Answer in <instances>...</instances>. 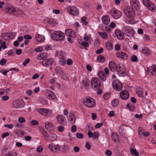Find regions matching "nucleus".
Instances as JSON below:
<instances>
[{"instance_id":"nucleus-1","label":"nucleus","mask_w":156,"mask_h":156,"mask_svg":"<svg viewBox=\"0 0 156 156\" xmlns=\"http://www.w3.org/2000/svg\"><path fill=\"white\" fill-rule=\"evenodd\" d=\"M64 34L61 31H55L51 34V37L52 39L56 41H62L65 39Z\"/></svg>"},{"instance_id":"nucleus-2","label":"nucleus","mask_w":156,"mask_h":156,"mask_svg":"<svg viewBox=\"0 0 156 156\" xmlns=\"http://www.w3.org/2000/svg\"><path fill=\"white\" fill-rule=\"evenodd\" d=\"M101 83L97 77H93L91 80V85L94 90H97L101 86Z\"/></svg>"},{"instance_id":"nucleus-3","label":"nucleus","mask_w":156,"mask_h":156,"mask_svg":"<svg viewBox=\"0 0 156 156\" xmlns=\"http://www.w3.org/2000/svg\"><path fill=\"white\" fill-rule=\"evenodd\" d=\"M84 105L89 108H92L95 104V101L94 99L90 97H86L83 100Z\"/></svg>"},{"instance_id":"nucleus-4","label":"nucleus","mask_w":156,"mask_h":156,"mask_svg":"<svg viewBox=\"0 0 156 156\" xmlns=\"http://www.w3.org/2000/svg\"><path fill=\"white\" fill-rule=\"evenodd\" d=\"M124 12L128 18H133L135 14L134 11L132 8L130 7H125L124 9Z\"/></svg>"},{"instance_id":"nucleus-5","label":"nucleus","mask_w":156,"mask_h":156,"mask_svg":"<svg viewBox=\"0 0 156 156\" xmlns=\"http://www.w3.org/2000/svg\"><path fill=\"white\" fill-rule=\"evenodd\" d=\"M116 70L119 76H123L125 75V68L122 63H119L117 66Z\"/></svg>"},{"instance_id":"nucleus-6","label":"nucleus","mask_w":156,"mask_h":156,"mask_svg":"<svg viewBox=\"0 0 156 156\" xmlns=\"http://www.w3.org/2000/svg\"><path fill=\"white\" fill-rule=\"evenodd\" d=\"M123 30L126 35L129 37H133L134 34L135 32L132 27L126 26L124 27Z\"/></svg>"},{"instance_id":"nucleus-7","label":"nucleus","mask_w":156,"mask_h":156,"mask_svg":"<svg viewBox=\"0 0 156 156\" xmlns=\"http://www.w3.org/2000/svg\"><path fill=\"white\" fill-rule=\"evenodd\" d=\"M113 88L117 91L122 90L123 86L121 83L118 80H114L112 83Z\"/></svg>"},{"instance_id":"nucleus-8","label":"nucleus","mask_w":156,"mask_h":156,"mask_svg":"<svg viewBox=\"0 0 156 156\" xmlns=\"http://www.w3.org/2000/svg\"><path fill=\"white\" fill-rule=\"evenodd\" d=\"M67 10L70 14L73 16H77L79 14V10L75 6L68 7Z\"/></svg>"},{"instance_id":"nucleus-9","label":"nucleus","mask_w":156,"mask_h":156,"mask_svg":"<svg viewBox=\"0 0 156 156\" xmlns=\"http://www.w3.org/2000/svg\"><path fill=\"white\" fill-rule=\"evenodd\" d=\"M12 105L14 108L17 109L22 108L24 106L23 101L20 99L14 100L12 102Z\"/></svg>"},{"instance_id":"nucleus-10","label":"nucleus","mask_w":156,"mask_h":156,"mask_svg":"<svg viewBox=\"0 0 156 156\" xmlns=\"http://www.w3.org/2000/svg\"><path fill=\"white\" fill-rule=\"evenodd\" d=\"M38 112L41 115L46 116H49L52 114L51 111L46 108L39 109H38Z\"/></svg>"},{"instance_id":"nucleus-11","label":"nucleus","mask_w":156,"mask_h":156,"mask_svg":"<svg viewBox=\"0 0 156 156\" xmlns=\"http://www.w3.org/2000/svg\"><path fill=\"white\" fill-rule=\"evenodd\" d=\"M49 147L50 151L54 153L57 152L60 149V147L58 145H55L53 143L49 144Z\"/></svg>"},{"instance_id":"nucleus-12","label":"nucleus","mask_w":156,"mask_h":156,"mask_svg":"<svg viewBox=\"0 0 156 156\" xmlns=\"http://www.w3.org/2000/svg\"><path fill=\"white\" fill-rule=\"evenodd\" d=\"M117 57L123 60H126L128 58V55L125 52L120 51L117 52L116 54Z\"/></svg>"},{"instance_id":"nucleus-13","label":"nucleus","mask_w":156,"mask_h":156,"mask_svg":"<svg viewBox=\"0 0 156 156\" xmlns=\"http://www.w3.org/2000/svg\"><path fill=\"white\" fill-rule=\"evenodd\" d=\"M147 72L150 76H156V66H154L148 67L147 69Z\"/></svg>"},{"instance_id":"nucleus-14","label":"nucleus","mask_w":156,"mask_h":156,"mask_svg":"<svg viewBox=\"0 0 156 156\" xmlns=\"http://www.w3.org/2000/svg\"><path fill=\"white\" fill-rule=\"evenodd\" d=\"M112 16L115 19L119 18L122 16L121 12L117 10L113 9L111 11Z\"/></svg>"},{"instance_id":"nucleus-15","label":"nucleus","mask_w":156,"mask_h":156,"mask_svg":"<svg viewBox=\"0 0 156 156\" xmlns=\"http://www.w3.org/2000/svg\"><path fill=\"white\" fill-rule=\"evenodd\" d=\"M54 59L52 58L44 59L41 62L42 65L44 66L51 65L53 64ZM41 63V62H40Z\"/></svg>"},{"instance_id":"nucleus-16","label":"nucleus","mask_w":156,"mask_h":156,"mask_svg":"<svg viewBox=\"0 0 156 156\" xmlns=\"http://www.w3.org/2000/svg\"><path fill=\"white\" fill-rule=\"evenodd\" d=\"M65 34L68 37L72 38H74L76 36L75 32L70 29L66 30L65 31Z\"/></svg>"},{"instance_id":"nucleus-17","label":"nucleus","mask_w":156,"mask_h":156,"mask_svg":"<svg viewBox=\"0 0 156 156\" xmlns=\"http://www.w3.org/2000/svg\"><path fill=\"white\" fill-rule=\"evenodd\" d=\"M46 96L50 100H53L55 98V95L52 91L47 90H46Z\"/></svg>"},{"instance_id":"nucleus-18","label":"nucleus","mask_w":156,"mask_h":156,"mask_svg":"<svg viewBox=\"0 0 156 156\" xmlns=\"http://www.w3.org/2000/svg\"><path fill=\"white\" fill-rule=\"evenodd\" d=\"M120 95L121 98L123 100L127 99L129 96L128 92L126 90H123L120 93Z\"/></svg>"},{"instance_id":"nucleus-19","label":"nucleus","mask_w":156,"mask_h":156,"mask_svg":"<svg viewBox=\"0 0 156 156\" xmlns=\"http://www.w3.org/2000/svg\"><path fill=\"white\" fill-rule=\"evenodd\" d=\"M115 34L119 39L123 40L124 39V35L120 30H116L115 31Z\"/></svg>"},{"instance_id":"nucleus-20","label":"nucleus","mask_w":156,"mask_h":156,"mask_svg":"<svg viewBox=\"0 0 156 156\" xmlns=\"http://www.w3.org/2000/svg\"><path fill=\"white\" fill-rule=\"evenodd\" d=\"M45 127L47 130L49 131H52L54 129L53 124L49 121H47L45 123Z\"/></svg>"},{"instance_id":"nucleus-21","label":"nucleus","mask_w":156,"mask_h":156,"mask_svg":"<svg viewBox=\"0 0 156 156\" xmlns=\"http://www.w3.org/2000/svg\"><path fill=\"white\" fill-rule=\"evenodd\" d=\"M65 117L62 115H58L57 119L58 122L64 125L66 124L65 121Z\"/></svg>"},{"instance_id":"nucleus-22","label":"nucleus","mask_w":156,"mask_h":156,"mask_svg":"<svg viewBox=\"0 0 156 156\" xmlns=\"http://www.w3.org/2000/svg\"><path fill=\"white\" fill-rule=\"evenodd\" d=\"M5 9L6 12L10 14H13L14 13L15 9L11 6L7 5L5 6Z\"/></svg>"},{"instance_id":"nucleus-23","label":"nucleus","mask_w":156,"mask_h":156,"mask_svg":"<svg viewBox=\"0 0 156 156\" xmlns=\"http://www.w3.org/2000/svg\"><path fill=\"white\" fill-rule=\"evenodd\" d=\"M103 23L105 25H108L110 22V17L109 16L106 15L103 16L102 18Z\"/></svg>"},{"instance_id":"nucleus-24","label":"nucleus","mask_w":156,"mask_h":156,"mask_svg":"<svg viewBox=\"0 0 156 156\" xmlns=\"http://www.w3.org/2000/svg\"><path fill=\"white\" fill-rule=\"evenodd\" d=\"M48 57L47 54L45 52L40 53L39 55L37 56V59L39 60H41L43 59H44L47 58Z\"/></svg>"},{"instance_id":"nucleus-25","label":"nucleus","mask_w":156,"mask_h":156,"mask_svg":"<svg viewBox=\"0 0 156 156\" xmlns=\"http://www.w3.org/2000/svg\"><path fill=\"white\" fill-rule=\"evenodd\" d=\"M144 93L143 89L140 87H139L136 89V93L138 94L139 97H142Z\"/></svg>"},{"instance_id":"nucleus-26","label":"nucleus","mask_w":156,"mask_h":156,"mask_svg":"<svg viewBox=\"0 0 156 156\" xmlns=\"http://www.w3.org/2000/svg\"><path fill=\"white\" fill-rule=\"evenodd\" d=\"M109 66L111 70L113 71L116 70L117 66L115 63L113 61L110 62L109 64Z\"/></svg>"},{"instance_id":"nucleus-27","label":"nucleus","mask_w":156,"mask_h":156,"mask_svg":"<svg viewBox=\"0 0 156 156\" xmlns=\"http://www.w3.org/2000/svg\"><path fill=\"white\" fill-rule=\"evenodd\" d=\"M35 38L37 41L40 42H43L45 39L44 36H41L39 34H36L35 35Z\"/></svg>"},{"instance_id":"nucleus-28","label":"nucleus","mask_w":156,"mask_h":156,"mask_svg":"<svg viewBox=\"0 0 156 156\" xmlns=\"http://www.w3.org/2000/svg\"><path fill=\"white\" fill-rule=\"evenodd\" d=\"M98 77L102 81H105L106 80V77L105 75L104 71H100L98 73Z\"/></svg>"},{"instance_id":"nucleus-29","label":"nucleus","mask_w":156,"mask_h":156,"mask_svg":"<svg viewBox=\"0 0 156 156\" xmlns=\"http://www.w3.org/2000/svg\"><path fill=\"white\" fill-rule=\"evenodd\" d=\"M40 130L44 136V139L48 141V137L46 131L44 129L41 128L40 129Z\"/></svg>"},{"instance_id":"nucleus-30","label":"nucleus","mask_w":156,"mask_h":156,"mask_svg":"<svg viewBox=\"0 0 156 156\" xmlns=\"http://www.w3.org/2000/svg\"><path fill=\"white\" fill-rule=\"evenodd\" d=\"M130 153L132 155L134 156H139V153L135 149H134L132 147H130L129 148Z\"/></svg>"},{"instance_id":"nucleus-31","label":"nucleus","mask_w":156,"mask_h":156,"mask_svg":"<svg viewBox=\"0 0 156 156\" xmlns=\"http://www.w3.org/2000/svg\"><path fill=\"white\" fill-rule=\"evenodd\" d=\"M130 4L133 7L136 8L139 5V2L137 0H131Z\"/></svg>"},{"instance_id":"nucleus-32","label":"nucleus","mask_w":156,"mask_h":156,"mask_svg":"<svg viewBox=\"0 0 156 156\" xmlns=\"http://www.w3.org/2000/svg\"><path fill=\"white\" fill-rule=\"evenodd\" d=\"M9 35V33H4L2 34V37L3 39L5 40H9L10 39Z\"/></svg>"},{"instance_id":"nucleus-33","label":"nucleus","mask_w":156,"mask_h":156,"mask_svg":"<svg viewBox=\"0 0 156 156\" xmlns=\"http://www.w3.org/2000/svg\"><path fill=\"white\" fill-rule=\"evenodd\" d=\"M55 70L57 73L60 75H61L64 74V71L62 68L59 67H56L55 69Z\"/></svg>"},{"instance_id":"nucleus-34","label":"nucleus","mask_w":156,"mask_h":156,"mask_svg":"<svg viewBox=\"0 0 156 156\" xmlns=\"http://www.w3.org/2000/svg\"><path fill=\"white\" fill-rule=\"evenodd\" d=\"M97 60L99 62H104L105 60V58L102 55H100L98 56Z\"/></svg>"},{"instance_id":"nucleus-35","label":"nucleus","mask_w":156,"mask_h":156,"mask_svg":"<svg viewBox=\"0 0 156 156\" xmlns=\"http://www.w3.org/2000/svg\"><path fill=\"white\" fill-rule=\"evenodd\" d=\"M106 46L108 49L112 50L113 48L112 44L110 42H107L106 43Z\"/></svg>"},{"instance_id":"nucleus-36","label":"nucleus","mask_w":156,"mask_h":156,"mask_svg":"<svg viewBox=\"0 0 156 156\" xmlns=\"http://www.w3.org/2000/svg\"><path fill=\"white\" fill-rule=\"evenodd\" d=\"M62 151L63 152H66L69 151L70 149L69 146L67 145H64L62 148Z\"/></svg>"},{"instance_id":"nucleus-37","label":"nucleus","mask_w":156,"mask_h":156,"mask_svg":"<svg viewBox=\"0 0 156 156\" xmlns=\"http://www.w3.org/2000/svg\"><path fill=\"white\" fill-rule=\"evenodd\" d=\"M59 58V64L62 66L66 64V59L65 58H63V57H60Z\"/></svg>"},{"instance_id":"nucleus-38","label":"nucleus","mask_w":156,"mask_h":156,"mask_svg":"<svg viewBox=\"0 0 156 156\" xmlns=\"http://www.w3.org/2000/svg\"><path fill=\"white\" fill-rule=\"evenodd\" d=\"M119 101L116 99H113L112 101V104L113 107H116L118 105Z\"/></svg>"},{"instance_id":"nucleus-39","label":"nucleus","mask_w":156,"mask_h":156,"mask_svg":"<svg viewBox=\"0 0 156 156\" xmlns=\"http://www.w3.org/2000/svg\"><path fill=\"white\" fill-rule=\"evenodd\" d=\"M112 140L115 142H116L118 139L117 134L115 133H113L112 135Z\"/></svg>"},{"instance_id":"nucleus-40","label":"nucleus","mask_w":156,"mask_h":156,"mask_svg":"<svg viewBox=\"0 0 156 156\" xmlns=\"http://www.w3.org/2000/svg\"><path fill=\"white\" fill-rule=\"evenodd\" d=\"M98 33L104 39H106L107 37L108 34L107 33L105 32L101 33L100 32H98Z\"/></svg>"},{"instance_id":"nucleus-41","label":"nucleus","mask_w":156,"mask_h":156,"mask_svg":"<svg viewBox=\"0 0 156 156\" xmlns=\"http://www.w3.org/2000/svg\"><path fill=\"white\" fill-rule=\"evenodd\" d=\"M143 53L146 55H149L151 53V51L147 48H144L142 50Z\"/></svg>"},{"instance_id":"nucleus-42","label":"nucleus","mask_w":156,"mask_h":156,"mask_svg":"<svg viewBox=\"0 0 156 156\" xmlns=\"http://www.w3.org/2000/svg\"><path fill=\"white\" fill-rule=\"evenodd\" d=\"M50 140L51 141H53L56 140V136L55 134H51L50 136Z\"/></svg>"},{"instance_id":"nucleus-43","label":"nucleus","mask_w":156,"mask_h":156,"mask_svg":"<svg viewBox=\"0 0 156 156\" xmlns=\"http://www.w3.org/2000/svg\"><path fill=\"white\" fill-rule=\"evenodd\" d=\"M83 85L85 86H88L89 85V82L88 79H85L82 81Z\"/></svg>"},{"instance_id":"nucleus-44","label":"nucleus","mask_w":156,"mask_h":156,"mask_svg":"<svg viewBox=\"0 0 156 156\" xmlns=\"http://www.w3.org/2000/svg\"><path fill=\"white\" fill-rule=\"evenodd\" d=\"M23 14L22 11L20 9H17L16 10L15 9L14 13L13 14L16 15H20Z\"/></svg>"},{"instance_id":"nucleus-45","label":"nucleus","mask_w":156,"mask_h":156,"mask_svg":"<svg viewBox=\"0 0 156 156\" xmlns=\"http://www.w3.org/2000/svg\"><path fill=\"white\" fill-rule=\"evenodd\" d=\"M62 76H61V78L64 80H69V77L68 76V74H66L64 73V74H63L61 75Z\"/></svg>"},{"instance_id":"nucleus-46","label":"nucleus","mask_w":156,"mask_h":156,"mask_svg":"<svg viewBox=\"0 0 156 156\" xmlns=\"http://www.w3.org/2000/svg\"><path fill=\"white\" fill-rule=\"evenodd\" d=\"M143 1L144 5L147 7L151 3L148 0H143Z\"/></svg>"},{"instance_id":"nucleus-47","label":"nucleus","mask_w":156,"mask_h":156,"mask_svg":"<svg viewBox=\"0 0 156 156\" xmlns=\"http://www.w3.org/2000/svg\"><path fill=\"white\" fill-rule=\"evenodd\" d=\"M147 7L151 11H153L154 10V5L151 3V4H150Z\"/></svg>"},{"instance_id":"nucleus-48","label":"nucleus","mask_w":156,"mask_h":156,"mask_svg":"<svg viewBox=\"0 0 156 156\" xmlns=\"http://www.w3.org/2000/svg\"><path fill=\"white\" fill-rule=\"evenodd\" d=\"M87 18L86 17L84 16L81 18V21L82 23L85 25H87L88 24V22L86 21Z\"/></svg>"},{"instance_id":"nucleus-49","label":"nucleus","mask_w":156,"mask_h":156,"mask_svg":"<svg viewBox=\"0 0 156 156\" xmlns=\"http://www.w3.org/2000/svg\"><path fill=\"white\" fill-rule=\"evenodd\" d=\"M18 121L19 122L22 123L25 122L26 120L24 118L21 117L19 118Z\"/></svg>"},{"instance_id":"nucleus-50","label":"nucleus","mask_w":156,"mask_h":156,"mask_svg":"<svg viewBox=\"0 0 156 156\" xmlns=\"http://www.w3.org/2000/svg\"><path fill=\"white\" fill-rule=\"evenodd\" d=\"M127 107H128L129 109L132 111H133L135 109V106L134 105H129L127 104L126 105Z\"/></svg>"},{"instance_id":"nucleus-51","label":"nucleus","mask_w":156,"mask_h":156,"mask_svg":"<svg viewBox=\"0 0 156 156\" xmlns=\"http://www.w3.org/2000/svg\"><path fill=\"white\" fill-rule=\"evenodd\" d=\"M0 45H1V47L5 49L6 48V46L5 43V42H2V40H0Z\"/></svg>"},{"instance_id":"nucleus-52","label":"nucleus","mask_w":156,"mask_h":156,"mask_svg":"<svg viewBox=\"0 0 156 156\" xmlns=\"http://www.w3.org/2000/svg\"><path fill=\"white\" fill-rule=\"evenodd\" d=\"M131 59L132 62H136L138 61V58L136 56L133 55L131 57Z\"/></svg>"},{"instance_id":"nucleus-53","label":"nucleus","mask_w":156,"mask_h":156,"mask_svg":"<svg viewBox=\"0 0 156 156\" xmlns=\"http://www.w3.org/2000/svg\"><path fill=\"white\" fill-rule=\"evenodd\" d=\"M30 123L31 125H37L39 124L38 122L36 120H32L31 121Z\"/></svg>"},{"instance_id":"nucleus-54","label":"nucleus","mask_w":156,"mask_h":156,"mask_svg":"<svg viewBox=\"0 0 156 156\" xmlns=\"http://www.w3.org/2000/svg\"><path fill=\"white\" fill-rule=\"evenodd\" d=\"M99 136V134L97 132H95L93 133V139L98 138Z\"/></svg>"},{"instance_id":"nucleus-55","label":"nucleus","mask_w":156,"mask_h":156,"mask_svg":"<svg viewBox=\"0 0 156 156\" xmlns=\"http://www.w3.org/2000/svg\"><path fill=\"white\" fill-rule=\"evenodd\" d=\"M74 151L75 153H77L80 151V148L77 146H75L73 148Z\"/></svg>"},{"instance_id":"nucleus-56","label":"nucleus","mask_w":156,"mask_h":156,"mask_svg":"<svg viewBox=\"0 0 156 156\" xmlns=\"http://www.w3.org/2000/svg\"><path fill=\"white\" fill-rule=\"evenodd\" d=\"M76 136L78 138H82L84 137L83 134L80 133H76Z\"/></svg>"},{"instance_id":"nucleus-57","label":"nucleus","mask_w":156,"mask_h":156,"mask_svg":"<svg viewBox=\"0 0 156 156\" xmlns=\"http://www.w3.org/2000/svg\"><path fill=\"white\" fill-rule=\"evenodd\" d=\"M66 54L65 52H60L59 53V58L60 57H63L65 58V57L66 56Z\"/></svg>"},{"instance_id":"nucleus-58","label":"nucleus","mask_w":156,"mask_h":156,"mask_svg":"<svg viewBox=\"0 0 156 156\" xmlns=\"http://www.w3.org/2000/svg\"><path fill=\"white\" fill-rule=\"evenodd\" d=\"M43 48L41 47H38L35 49V51L37 52L42 51H43Z\"/></svg>"},{"instance_id":"nucleus-59","label":"nucleus","mask_w":156,"mask_h":156,"mask_svg":"<svg viewBox=\"0 0 156 156\" xmlns=\"http://www.w3.org/2000/svg\"><path fill=\"white\" fill-rule=\"evenodd\" d=\"M85 147L88 150H89L91 149V146L89 142H87L86 143Z\"/></svg>"},{"instance_id":"nucleus-60","label":"nucleus","mask_w":156,"mask_h":156,"mask_svg":"<svg viewBox=\"0 0 156 156\" xmlns=\"http://www.w3.org/2000/svg\"><path fill=\"white\" fill-rule=\"evenodd\" d=\"M7 62L6 59H2L0 62V64L2 66H4L5 65Z\"/></svg>"},{"instance_id":"nucleus-61","label":"nucleus","mask_w":156,"mask_h":156,"mask_svg":"<svg viewBox=\"0 0 156 156\" xmlns=\"http://www.w3.org/2000/svg\"><path fill=\"white\" fill-rule=\"evenodd\" d=\"M103 51V48H100V49H97L96 51V53L97 54H100L102 53Z\"/></svg>"},{"instance_id":"nucleus-62","label":"nucleus","mask_w":156,"mask_h":156,"mask_svg":"<svg viewBox=\"0 0 156 156\" xmlns=\"http://www.w3.org/2000/svg\"><path fill=\"white\" fill-rule=\"evenodd\" d=\"M30 59L29 58L27 59L25 61L23 62V65L24 66H26L27 64L30 62Z\"/></svg>"},{"instance_id":"nucleus-63","label":"nucleus","mask_w":156,"mask_h":156,"mask_svg":"<svg viewBox=\"0 0 156 156\" xmlns=\"http://www.w3.org/2000/svg\"><path fill=\"white\" fill-rule=\"evenodd\" d=\"M104 97L105 99L108 100L110 97V94L108 93H107L104 95Z\"/></svg>"},{"instance_id":"nucleus-64","label":"nucleus","mask_w":156,"mask_h":156,"mask_svg":"<svg viewBox=\"0 0 156 156\" xmlns=\"http://www.w3.org/2000/svg\"><path fill=\"white\" fill-rule=\"evenodd\" d=\"M73 63V62L72 60L71 59H68L66 61L67 64L69 65H71Z\"/></svg>"}]
</instances>
